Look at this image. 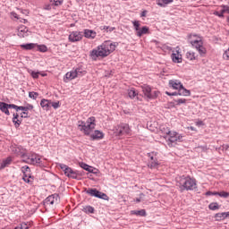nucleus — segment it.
Returning <instances> with one entry per match:
<instances>
[{"label":"nucleus","mask_w":229,"mask_h":229,"mask_svg":"<svg viewBox=\"0 0 229 229\" xmlns=\"http://www.w3.org/2000/svg\"><path fill=\"white\" fill-rule=\"evenodd\" d=\"M115 47H117V43L105 41L101 46H98V48L93 49L90 52L89 56L92 58V60H97L99 58V56L105 58L111 53H114V51H115Z\"/></svg>","instance_id":"f257e3e1"},{"label":"nucleus","mask_w":229,"mask_h":229,"mask_svg":"<svg viewBox=\"0 0 229 229\" xmlns=\"http://www.w3.org/2000/svg\"><path fill=\"white\" fill-rule=\"evenodd\" d=\"M176 186L179 187L181 192H183V191H194V189H198L196 179L185 175L176 178Z\"/></svg>","instance_id":"f03ea898"},{"label":"nucleus","mask_w":229,"mask_h":229,"mask_svg":"<svg viewBox=\"0 0 229 229\" xmlns=\"http://www.w3.org/2000/svg\"><path fill=\"white\" fill-rule=\"evenodd\" d=\"M96 128V117L91 116L88 118L87 122L79 121L78 122V130L83 131L86 135H90L92 130Z\"/></svg>","instance_id":"7ed1b4c3"},{"label":"nucleus","mask_w":229,"mask_h":229,"mask_svg":"<svg viewBox=\"0 0 229 229\" xmlns=\"http://www.w3.org/2000/svg\"><path fill=\"white\" fill-rule=\"evenodd\" d=\"M198 37L196 34H190L188 36V40L191 44L192 47H195L200 56H205L207 55V49L203 47V41L201 39H192L193 38Z\"/></svg>","instance_id":"20e7f679"},{"label":"nucleus","mask_w":229,"mask_h":229,"mask_svg":"<svg viewBox=\"0 0 229 229\" xmlns=\"http://www.w3.org/2000/svg\"><path fill=\"white\" fill-rule=\"evenodd\" d=\"M87 74V71L81 67L75 68L73 71L68 72L64 78V81L67 83V81H71L76 78H80V76H85Z\"/></svg>","instance_id":"39448f33"},{"label":"nucleus","mask_w":229,"mask_h":229,"mask_svg":"<svg viewBox=\"0 0 229 229\" xmlns=\"http://www.w3.org/2000/svg\"><path fill=\"white\" fill-rule=\"evenodd\" d=\"M22 158H26L27 164H32L33 165H37V164H41L42 160L40 159V157L37 154H31V155H22Z\"/></svg>","instance_id":"423d86ee"},{"label":"nucleus","mask_w":229,"mask_h":229,"mask_svg":"<svg viewBox=\"0 0 229 229\" xmlns=\"http://www.w3.org/2000/svg\"><path fill=\"white\" fill-rule=\"evenodd\" d=\"M167 139L168 146L172 148L173 144H174L175 142H182V139H183V137L180 135L178 132L173 131L171 134L167 136Z\"/></svg>","instance_id":"0eeeda50"},{"label":"nucleus","mask_w":229,"mask_h":229,"mask_svg":"<svg viewBox=\"0 0 229 229\" xmlns=\"http://www.w3.org/2000/svg\"><path fill=\"white\" fill-rule=\"evenodd\" d=\"M87 194L94 196L95 198H99V199H108V195H106V193H103L96 189L88 190Z\"/></svg>","instance_id":"6e6552de"},{"label":"nucleus","mask_w":229,"mask_h":229,"mask_svg":"<svg viewBox=\"0 0 229 229\" xmlns=\"http://www.w3.org/2000/svg\"><path fill=\"white\" fill-rule=\"evenodd\" d=\"M131 132V130L130 129V125L126 123H122L118 126V129L116 130L117 135H130Z\"/></svg>","instance_id":"1a4fd4ad"},{"label":"nucleus","mask_w":229,"mask_h":229,"mask_svg":"<svg viewBox=\"0 0 229 229\" xmlns=\"http://www.w3.org/2000/svg\"><path fill=\"white\" fill-rule=\"evenodd\" d=\"M58 203V194H53L48 196L45 201H44V206L45 207H51V205H55Z\"/></svg>","instance_id":"9d476101"},{"label":"nucleus","mask_w":229,"mask_h":229,"mask_svg":"<svg viewBox=\"0 0 229 229\" xmlns=\"http://www.w3.org/2000/svg\"><path fill=\"white\" fill-rule=\"evenodd\" d=\"M83 38V32L81 31H72L69 35L70 42H80Z\"/></svg>","instance_id":"9b49d317"},{"label":"nucleus","mask_w":229,"mask_h":229,"mask_svg":"<svg viewBox=\"0 0 229 229\" xmlns=\"http://www.w3.org/2000/svg\"><path fill=\"white\" fill-rule=\"evenodd\" d=\"M155 155H157V153L155 152L148 154V157L150 158L148 164V167L150 169H155L156 167H158V160L157 159V157H155Z\"/></svg>","instance_id":"f8f14e48"},{"label":"nucleus","mask_w":229,"mask_h":229,"mask_svg":"<svg viewBox=\"0 0 229 229\" xmlns=\"http://www.w3.org/2000/svg\"><path fill=\"white\" fill-rule=\"evenodd\" d=\"M168 85L170 89H174V90H179V89H182V87L183 86V84H182V82L178 80L169 81Z\"/></svg>","instance_id":"ddd939ff"},{"label":"nucleus","mask_w":229,"mask_h":229,"mask_svg":"<svg viewBox=\"0 0 229 229\" xmlns=\"http://www.w3.org/2000/svg\"><path fill=\"white\" fill-rule=\"evenodd\" d=\"M105 137L103 131L96 130L93 134L90 135L92 140H101Z\"/></svg>","instance_id":"4468645a"},{"label":"nucleus","mask_w":229,"mask_h":229,"mask_svg":"<svg viewBox=\"0 0 229 229\" xmlns=\"http://www.w3.org/2000/svg\"><path fill=\"white\" fill-rule=\"evenodd\" d=\"M142 92L148 99L149 98V96L151 94V86L144 84L141 86Z\"/></svg>","instance_id":"2eb2a0df"},{"label":"nucleus","mask_w":229,"mask_h":229,"mask_svg":"<svg viewBox=\"0 0 229 229\" xmlns=\"http://www.w3.org/2000/svg\"><path fill=\"white\" fill-rule=\"evenodd\" d=\"M40 106L43 108V110H50L51 108V100H47L43 98L40 102Z\"/></svg>","instance_id":"dca6fc26"},{"label":"nucleus","mask_w":229,"mask_h":229,"mask_svg":"<svg viewBox=\"0 0 229 229\" xmlns=\"http://www.w3.org/2000/svg\"><path fill=\"white\" fill-rule=\"evenodd\" d=\"M171 58L174 64H182V55H180V52L173 53Z\"/></svg>","instance_id":"f3484780"},{"label":"nucleus","mask_w":229,"mask_h":229,"mask_svg":"<svg viewBox=\"0 0 229 229\" xmlns=\"http://www.w3.org/2000/svg\"><path fill=\"white\" fill-rule=\"evenodd\" d=\"M96 31L92 30H89V29H86L84 30V37L86 38H96Z\"/></svg>","instance_id":"a211bd4d"},{"label":"nucleus","mask_w":229,"mask_h":229,"mask_svg":"<svg viewBox=\"0 0 229 229\" xmlns=\"http://www.w3.org/2000/svg\"><path fill=\"white\" fill-rule=\"evenodd\" d=\"M149 33V28L143 26L136 32L138 37H142V35H148Z\"/></svg>","instance_id":"6ab92c4d"},{"label":"nucleus","mask_w":229,"mask_h":229,"mask_svg":"<svg viewBox=\"0 0 229 229\" xmlns=\"http://www.w3.org/2000/svg\"><path fill=\"white\" fill-rule=\"evenodd\" d=\"M160 131L166 136H164L165 139H167V136L170 135L173 131L167 127V125H162L160 127Z\"/></svg>","instance_id":"aec40b11"},{"label":"nucleus","mask_w":229,"mask_h":229,"mask_svg":"<svg viewBox=\"0 0 229 229\" xmlns=\"http://www.w3.org/2000/svg\"><path fill=\"white\" fill-rule=\"evenodd\" d=\"M0 110L4 114H5V115H10V111L8 110V104L7 103L0 102Z\"/></svg>","instance_id":"412c9836"},{"label":"nucleus","mask_w":229,"mask_h":229,"mask_svg":"<svg viewBox=\"0 0 229 229\" xmlns=\"http://www.w3.org/2000/svg\"><path fill=\"white\" fill-rule=\"evenodd\" d=\"M80 165L84 171H88V173H93V174H96V172H94V167L85 164V163H80Z\"/></svg>","instance_id":"4be33fe9"},{"label":"nucleus","mask_w":229,"mask_h":229,"mask_svg":"<svg viewBox=\"0 0 229 229\" xmlns=\"http://www.w3.org/2000/svg\"><path fill=\"white\" fill-rule=\"evenodd\" d=\"M28 28L26 27H21L18 30V36L24 38V37H28Z\"/></svg>","instance_id":"5701e85b"},{"label":"nucleus","mask_w":229,"mask_h":229,"mask_svg":"<svg viewBox=\"0 0 229 229\" xmlns=\"http://www.w3.org/2000/svg\"><path fill=\"white\" fill-rule=\"evenodd\" d=\"M179 96H191V90L185 89L183 86L178 90Z\"/></svg>","instance_id":"b1692460"},{"label":"nucleus","mask_w":229,"mask_h":229,"mask_svg":"<svg viewBox=\"0 0 229 229\" xmlns=\"http://www.w3.org/2000/svg\"><path fill=\"white\" fill-rule=\"evenodd\" d=\"M174 0H157V4L164 8L166 4L173 3Z\"/></svg>","instance_id":"393cba45"},{"label":"nucleus","mask_w":229,"mask_h":229,"mask_svg":"<svg viewBox=\"0 0 229 229\" xmlns=\"http://www.w3.org/2000/svg\"><path fill=\"white\" fill-rule=\"evenodd\" d=\"M13 123H14L15 128H19L21 126V120H19V114H13Z\"/></svg>","instance_id":"a878e982"},{"label":"nucleus","mask_w":229,"mask_h":229,"mask_svg":"<svg viewBox=\"0 0 229 229\" xmlns=\"http://www.w3.org/2000/svg\"><path fill=\"white\" fill-rule=\"evenodd\" d=\"M35 46H37L35 45V43H28L25 45H21V48L25 49L26 51H30L31 49H34Z\"/></svg>","instance_id":"bb28decb"},{"label":"nucleus","mask_w":229,"mask_h":229,"mask_svg":"<svg viewBox=\"0 0 229 229\" xmlns=\"http://www.w3.org/2000/svg\"><path fill=\"white\" fill-rule=\"evenodd\" d=\"M10 164H12V157H7L1 163L0 169H4V167H8Z\"/></svg>","instance_id":"cd10ccee"},{"label":"nucleus","mask_w":229,"mask_h":229,"mask_svg":"<svg viewBox=\"0 0 229 229\" xmlns=\"http://www.w3.org/2000/svg\"><path fill=\"white\" fill-rule=\"evenodd\" d=\"M131 214H134V216H140V217H146V209L132 210Z\"/></svg>","instance_id":"c85d7f7f"},{"label":"nucleus","mask_w":229,"mask_h":229,"mask_svg":"<svg viewBox=\"0 0 229 229\" xmlns=\"http://www.w3.org/2000/svg\"><path fill=\"white\" fill-rule=\"evenodd\" d=\"M22 180L30 185L33 183V176H31V174L23 175Z\"/></svg>","instance_id":"c756f323"},{"label":"nucleus","mask_w":229,"mask_h":229,"mask_svg":"<svg viewBox=\"0 0 229 229\" xmlns=\"http://www.w3.org/2000/svg\"><path fill=\"white\" fill-rule=\"evenodd\" d=\"M128 96L129 98H131V99H134V98H137L139 94L137 93V91H135V89H131L128 91Z\"/></svg>","instance_id":"7c9ffc66"},{"label":"nucleus","mask_w":229,"mask_h":229,"mask_svg":"<svg viewBox=\"0 0 229 229\" xmlns=\"http://www.w3.org/2000/svg\"><path fill=\"white\" fill-rule=\"evenodd\" d=\"M85 214H94V208L92 206H86L82 208Z\"/></svg>","instance_id":"2f4dec72"},{"label":"nucleus","mask_w":229,"mask_h":229,"mask_svg":"<svg viewBox=\"0 0 229 229\" xmlns=\"http://www.w3.org/2000/svg\"><path fill=\"white\" fill-rule=\"evenodd\" d=\"M21 173H23V176H26L27 174H31V170L30 169V166L24 165L21 167Z\"/></svg>","instance_id":"473e14b6"},{"label":"nucleus","mask_w":229,"mask_h":229,"mask_svg":"<svg viewBox=\"0 0 229 229\" xmlns=\"http://www.w3.org/2000/svg\"><path fill=\"white\" fill-rule=\"evenodd\" d=\"M186 58L188 60H196V54L194 52H191V51L187 52L186 53Z\"/></svg>","instance_id":"72a5a7b5"},{"label":"nucleus","mask_w":229,"mask_h":229,"mask_svg":"<svg viewBox=\"0 0 229 229\" xmlns=\"http://www.w3.org/2000/svg\"><path fill=\"white\" fill-rule=\"evenodd\" d=\"M209 210H217L219 208V204L217 202H212L208 206Z\"/></svg>","instance_id":"f704fd0d"},{"label":"nucleus","mask_w":229,"mask_h":229,"mask_svg":"<svg viewBox=\"0 0 229 229\" xmlns=\"http://www.w3.org/2000/svg\"><path fill=\"white\" fill-rule=\"evenodd\" d=\"M14 229H30V225L23 222L20 225L16 226Z\"/></svg>","instance_id":"c9c22d12"},{"label":"nucleus","mask_w":229,"mask_h":229,"mask_svg":"<svg viewBox=\"0 0 229 229\" xmlns=\"http://www.w3.org/2000/svg\"><path fill=\"white\" fill-rule=\"evenodd\" d=\"M136 33L140 30V22L139 21H132Z\"/></svg>","instance_id":"e433bc0d"},{"label":"nucleus","mask_w":229,"mask_h":229,"mask_svg":"<svg viewBox=\"0 0 229 229\" xmlns=\"http://www.w3.org/2000/svg\"><path fill=\"white\" fill-rule=\"evenodd\" d=\"M175 105L180 106V105H185L187 103V99L185 98H179L174 100Z\"/></svg>","instance_id":"4c0bfd02"},{"label":"nucleus","mask_w":229,"mask_h":229,"mask_svg":"<svg viewBox=\"0 0 229 229\" xmlns=\"http://www.w3.org/2000/svg\"><path fill=\"white\" fill-rule=\"evenodd\" d=\"M29 98H30V99H37L38 98V93L35 91H30L29 92Z\"/></svg>","instance_id":"58836bf2"},{"label":"nucleus","mask_w":229,"mask_h":229,"mask_svg":"<svg viewBox=\"0 0 229 229\" xmlns=\"http://www.w3.org/2000/svg\"><path fill=\"white\" fill-rule=\"evenodd\" d=\"M158 91H151L148 99H156V98H158Z\"/></svg>","instance_id":"ea45409f"},{"label":"nucleus","mask_w":229,"mask_h":229,"mask_svg":"<svg viewBox=\"0 0 229 229\" xmlns=\"http://www.w3.org/2000/svg\"><path fill=\"white\" fill-rule=\"evenodd\" d=\"M38 51H40V53H47V47H46L45 45H40L38 47Z\"/></svg>","instance_id":"a19ab883"},{"label":"nucleus","mask_w":229,"mask_h":229,"mask_svg":"<svg viewBox=\"0 0 229 229\" xmlns=\"http://www.w3.org/2000/svg\"><path fill=\"white\" fill-rule=\"evenodd\" d=\"M218 196H220V198H229V192L220 191V192H218Z\"/></svg>","instance_id":"79ce46f5"},{"label":"nucleus","mask_w":229,"mask_h":229,"mask_svg":"<svg viewBox=\"0 0 229 229\" xmlns=\"http://www.w3.org/2000/svg\"><path fill=\"white\" fill-rule=\"evenodd\" d=\"M145 197L146 195H144V193H140V197L136 199V203H140V201H144Z\"/></svg>","instance_id":"37998d69"},{"label":"nucleus","mask_w":229,"mask_h":229,"mask_svg":"<svg viewBox=\"0 0 229 229\" xmlns=\"http://www.w3.org/2000/svg\"><path fill=\"white\" fill-rule=\"evenodd\" d=\"M50 2H52L55 6H60L62 3H64V0H50Z\"/></svg>","instance_id":"c03bdc74"},{"label":"nucleus","mask_w":229,"mask_h":229,"mask_svg":"<svg viewBox=\"0 0 229 229\" xmlns=\"http://www.w3.org/2000/svg\"><path fill=\"white\" fill-rule=\"evenodd\" d=\"M51 106H53V108H55V110H56V108H60V102H51L50 107Z\"/></svg>","instance_id":"a18cd8bd"},{"label":"nucleus","mask_w":229,"mask_h":229,"mask_svg":"<svg viewBox=\"0 0 229 229\" xmlns=\"http://www.w3.org/2000/svg\"><path fill=\"white\" fill-rule=\"evenodd\" d=\"M72 171H73L72 168L68 166V168H66V170L64 172L65 176H68V178H69L71 176V174Z\"/></svg>","instance_id":"49530a36"},{"label":"nucleus","mask_w":229,"mask_h":229,"mask_svg":"<svg viewBox=\"0 0 229 229\" xmlns=\"http://www.w3.org/2000/svg\"><path fill=\"white\" fill-rule=\"evenodd\" d=\"M58 165L60 166L62 171H64V173H65V171L69 168V166H67V165L65 164L59 163Z\"/></svg>","instance_id":"de8ad7c7"},{"label":"nucleus","mask_w":229,"mask_h":229,"mask_svg":"<svg viewBox=\"0 0 229 229\" xmlns=\"http://www.w3.org/2000/svg\"><path fill=\"white\" fill-rule=\"evenodd\" d=\"M68 178H72L73 180H77L78 174L72 170V174H70V176Z\"/></svg>","instance_id":"09e8293b"},{"label":"nucleus","mask_w":229,"mask_h":229,"mask_svg":"<svg viewBox=\"0 0 229 229\" xmlns=\"http://www.w3.org/2000/svg\"><path fill=\"white\" fill-rule=\"evenodd\" d=\"M38 74H40V72H31V76L35 80H37L38 78Z\"/></svg>","instance_id":"8fccbe9b"},{"label":"nucleus","mask_w":229,"mask_h":229,"mask_svg":"<svg viewBox=\"0 0 229 229\" xmlns=\"http://www.w3.org/2000/svg\"><path fill=\"white\" fill-rule=\"evenodd\" d=\"M214 15H216L217 17H225V13H223V10L221 11V13L219 12H215Z\"/></svg>","instance_id":"3c124183"},{"label":"nucleus","mask_w":229,"mask_h":229,"mask_svg":"<svg viewBox=\"0 0 229 229\" xmlns=\"http://www.w3.org/2000/svg\"><path fill=\"white\" fill-rule=\"evenodd\" d=\"M222 13H229V6L227 5H223Z\"/></svg>","instance_id":"603ef678"},{"label":"nucleus","mask_w":229,"mask_h":229,"mask_svg":"<svg viewBox=\"0 0 229 229\" xmlns=\"http://www.w3.org/2000/svg\"><path fill=\"white\" fill-rule=\"evenodd\" d=\"M165 94H166V96H180L179 95V93H178V91L176 92H169V91H165Z\"/></svg>","instance_id":"864d4df0"},{"label":"nucleus","mask_w":229,"mask_h":229,"mask_svg":"<svg viewBox=\"0 0 229 229\" xmlns=\"http://www.w3.org/2000/svg\"><path fill=\"white\" fill-rule=\"evenodd\" d=\"M12 17H13L14 19H19V15L15 13V12H12L11 13Z\"/></svg>","instance_id":"5fc2aeb1"},{"label":"nucleus","mask_w":229,"mask_h":229,"mask_svg":"<svg viewBox=\"0 0 229 229\" xmlns=\"http://www.w3.org/2000/svg\"><path fill=\"white\" fill-rule=\"evenodd\" d=\"M16 105L14 104H7V108H14L15 109Z\"/></svg>","instance_id":"6e6d98bb"},{"label":"nucleus","mask_w":229,"mask_h":229,"mask_svg":"<svg viewBox=\"0 0 229 229\" xmlns=\"http://www.w3.org/2000/svg\"><path fill=\"white\" fill-rule=\"evenodd\" d=\"M228 148H229V145H223L222 146V149L225 150V151H228Z\"/></svg>","instance_id":"4d7b16f0"},{"label":"nucleus","mask_w":229,"mask_h":229,"mask_svg":"<svg viewBox=\"0 0 229 229\" xmlns=\"http://www.w3.org/2000/svg\"><path fill=\"white\" fill-rule=\"evenodd\" d=\"M44 10H51V5L50 4H46L44 6Z\"/></svg>","instance_id":"13d9d810"},{"label":"nucleus","mask_w":229,"mask_h":229,"mask_svg":"<svg viewBox=\"0 0 229 229\" xmlns=\"http://www.w3.org/2000/svg\"><path fill=\"white\" fill-rule=\"evenodd\" d=\"M147 13H148V11H143L140 14V17H146Z\"/></svg>","instance_id":"bf43d9fd"},{"label":"nucleus","mask_w":229,"mask_h":229,"mask_svg":"<svg viewBox=\"0 0 229 229\" xmlns=\"http://www.w3.org/2000/svg\"><path fill=\"white\" fill-rule=\"evenodd\" d=\"M27 108L28 110H33V105L28 104Z\"/></svg>","instance_id":"052dcab7"},{"label":"nucleus","mask_w":229,"mask_h":229,"mask_svg":"<svg viewBox=\"0 0 229 229\" xmlns=\"http://www.w3.org/2000/svg\"><path fill=\"white\" fill-rule=\"evenodd\" d=\"M23 114H21V117H28V112H26V111H23V113H22Z\"/></svg>","instance_id":"680f3d73"},{"label":"nucleus","mask_w":229,"mask_h":229,"mask_svg":"<svg viewBox=\"0 0 229 229\" xmlns=\"http://www.w3.org/2000/svg\"><path fill=\"white\" fill-rule=\"evenodd\" d=\"M23 112H28V107L27 106H21V109Z\"/></svg>","instance_id":"e2e57ef3"},{"label":"nucleus","mask_w":229,"mask_h":229,"mask_svg":"<svg viewBox=\"0 0 229 229\" xmlns=\"http://www.w3.org/2000/svg\"><path fill=\"white\" fill-rule=\"evenodd\" d=\"M14 110H16V112H19V110H21V106H16V107H14Z\"/></svg>","instance_id":"0e129e2a"},{"label":"nucleus","mask_w":229,"mask_h":229,"mask_svg":"<svg viewBox=\"0 0 229 229\" xmlns=\"http://www.w3.org/2000/svg\"><path fill=\"white\" fill-rule=\"evenodd\" d=\"M114 30H115V27H109V29L107 30V31L112 32V31H114Z\"/></svg>","instance_id":"69168bd1"},{"label":"nucleus","mask_w":229,"mask_h":229,"mask_svg":"<svg viewBox=\"0 0 229 229\" xmlns=\"http://www.w3.org/2000/svg\"><path fill=\"white\" fill-rule=\"evenodd\" d=\"M211 196H219V192H217V191L212 192Z\"/></svg>","instance_id":"338daca9"},{"label":"nucleus","mask_w":229,"mask_h":229,"mask_svg":"<svg viewBox=\"0 0 229 229\" xmlns=\"http://www.w3.org/2000/svg\"><path fill=\"white\" fill-rule=\"evenodd\" d=\"M109 28L110 27H108V26H104L103 30H106V31H108Z\"/></svg>","instance_id":"774afa93"}]
</instances>
